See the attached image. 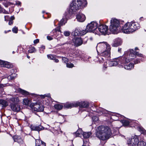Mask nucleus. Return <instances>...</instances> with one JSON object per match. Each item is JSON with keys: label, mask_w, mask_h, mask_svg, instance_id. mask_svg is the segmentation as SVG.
<instances>
[{"label": "nucleus", "mask_w": 146, "mask_h": 146, "mask_svg": "<svg viewBox=\"0 0 146 146\" xmlns=\"http://www.w3.org/2000/svg\"><path fill=\"white\" fill-rule=\"evenodd\" d=\"M110 45L106 42H101L97 44V50L100 53L98 57L100 62H103L110 56Z\"/></svg>", "instance_id": "1"}, {"label": "nucleus", "mask_w": 146, "mask_h": 146, "mask_svg": "<svg viewBox=\"0 0 146 146\" xmlns=\"http://www.w3.org/2000/svg\"><path fill=\"white\" fill-rule=\"evenodd\" d=\"M112 133L110 128L107 126H99L96 129V137L100 139L105 140L108 139Z\"/></svg>", "instance_id": "2"}, {"label": "nucleus", "mask_w": 146, "mask_h": 146, "mask_svg": "<svg viewBox=\"0 0 146 146\" xmlns=\"http://www.w3.org/2000/svg\"><path fill=\"white\" fill-rule=\"evenodd\" d=\"M87 3L86 0H73L68 10L69 14L72 15L79 9L81 6H85Z\"/></svg>", "instance_id": "3"}, {"label": "nucleus", "mask_w": 146, "mask_h": 146, "mask_svg": "<svg viewBox=\"0 0 146 146\" xmlns=\"http://www.w3.org/2000/svg\"><path fill=\"white\" fill-rule=\"evenodd\" d=\"M139 24L137 23H127L123 27V32L125 33L129 34L134 32L139 28Z\"/></svg>", "instance_id": "4"}, {"label": "nucleus", "mask_w": 146, "mask_h": 146, "mask_svg": "<svg viewBox=\"0 0 146 146\" xmlns=\"http://www.w3.org/2000/svg\"><path fill=\"white\" fill-rule=\"evenodd\" d=\"M110 23L111 25L109 28L110 31L112 33H117L119 27V21L116 19L112 18Z\"/></svg>", "instance_id": "5"}, {"label": "nucleus", "mask_w": 146, "mask_h": 146, "mask_svg": "<svg viewBox=\"0 0 146 146\" xmlns=\"http://www.w3.org/2000/svg\"><path fill=\"white\" fill-rule=\"evenodd\" d=\"M98 27V23L96 22L93 21L89 24L86 27L89 32H92L95 34H98L99 33L96 31Z\"/></svg>", "instance_id": "6"}, {"label": "nucleus", "mask_w": 146, "mask_h": 146, "mask_svg": "<svg viewBox=\"0 0 146 146\" xmlns=\"http://www.w3.org/2000/svg\"><path fill=\"white\" fill-rule=\"evenodd\" d=\"M88 32L86 28V29L81 30L80 29H76L74 32L72 33V35L74 36H83L86 34Z\"/></svg>", "instance_id": "7"}, {"label": "nucleus", "mask_w": 146, "mask_h": 146, "mask_svg": "<svg viewBox=\"0 0 146 146\" xmlns=\"http://www.w3.org/2000/svg\"><path fill=\"white\" fill-rule=\"evenodd\" d=\"M31 106L35 111H42L44 110V108L42 105L37 103H32Z\"/></svg>", "instance_id": "8"}, {"label": "nucleus", "mask_w": 146, "mask_h": 146, "mask_svg": "<svg viewBox=\"0 0 146 146\" xmlns=\"http://www.w3.org/2000/svg\"><path fill=\"white\" fill-rule=\"evenodd\" d=\"M139 140L137 136L132 137L131 138L129 139L127 141V144L131 146H135L137 144Z\"/></svg>", "instance_id": "9"}, {"label": "nucleus", "mask_w": 146, "mask_h": 146, "mask_svg": "<svg viewBox=\"0 0 146 146\" xmlns=\"http://www.w3.org/2000/svg\"><path fill=\"white\" fill-rule=\"evenodd\" d=\"M98 30L101 33L105 35L108 33V28L106 25H103L99 27Z\"/></svg>", "instance_id": "10"}, {"label": "nucleus", "mask_w": 146, "mask_h": 146, "mask_svg": "<svg viewBox=\"0 0 146 146\" xmlns=\"http://www.w3.org/2000/svg\"><path fill=\"white\" fill-rule=\"evenodd\" d=\"M129 54V56L134 57L136 56L140 57H143V55L142 54L139 53V52L134 51L132 49L129 50V51H128L127 54Z\"/></svg>", "instance_id": "11"}, {"label": "nucleus", "mask_w": 146, "mask_h": 146, "mask_svg": "<svg viewBox=\"0 0 146 146\" xmlns=\"http://www.w3.org/2000/svg\"><path fill=\"white\" fill-rule=\"evenodd\" d=\"M76 19L78 21L83 22L85 20L86 17L85 15L82 13H79L77 14Z\"/></svg>", "instance_id": "12"}, {"label": "nucleus", "mask_w": 146, "mask_h": 146, "mask_svg": "<svg viewBox=\"0 0 146 146\" xmlns=\"http://www.w3.org/2000/svg\"><path fill=\"white\" fill-rule=\"evenodd\" d=\"M11 108L13 111L18 112L20 110V107L17 104H11Z\"/></svg>", "instance_id": "13"}, {"label": "nucleus", "mask_w": 146, "mask_h": 146, "mask_svg": "<svg viewBox=\"0 0 146 146\" xmlns=\"http://www.w3.org/2000/svg\"><path fill=\"white\" fill-rule=\"evenodd\" d=\"M78 103L76 102L72 103H67L64 105V108H72L77 106Z\"/></svg>", "instance_id": "14"}, {"label": "nucleus", "mask_w": 146, "mask_h": 146, "mask_svg": "<svg viewBox=\"0 0 146 146\" xmlns=\"http://www.w3.org/2000/svg\"><path fill=\"white\" fill-rule=\"evenodd\" d=\"M73 42L76 46L81 45L83 43V41L81 38H76L73 40Z\"/></svg>", "instance_id": "15"}, {"label": "nucleus", "mask_w": 146, "mask_h": 146, "mask_svg": "<svg viewBox=\"0 0 146 146\" xmlns=\"http://www.w3.org/2000/svg\"><path fill=\"white\" fill-rule=\"evenodd\" d=\"M31 128L32 130L39 131L44 129V127L41 125L37 126L34 125H31Z\"/></svg>", "instance_id": "16"}, {"label": "nucleus", "mask_w": 146, "mask_h": 146, "mask_svg": "<svg viewBox=\"0 0 146 146\" xmlns=\"http://www.w3.org/2000/svg\"><path fill=\"white\" fill-rule=\"evenodd\" d=\"M122 43V41L120 38H116L115 40L114 43L112 44V46L113 47H117L121 45Z\"/></svg>", "instance_id": "17"}, {"label": "nucleus", "mask_w": 146, "mask_h": 146, "mask_svg": "<svg viewBox=\"0 0 146 146\" xmlns=\"http://www.w3.org/2000/svg\"><path fill=\"white\" fill-rule=\"evenodd\" d=\"M76 103H78L77 106H79L81 108H87L89 106L88 103L87 102H76Z\"/></svg>", "instance_id": "18"}, {"label": "nucleus", "mask_w": 146, "mask_h": 146, "mask_svg": "<svg viewBox=\"0 0 146 146\" xmlns=\"http://www.w3.org/2000/svg\"><path fill=\"white\" fill-rule=\"evenodd\" d=\"M0 66L2 67H5L7 68L11 67L12 66L9 65L7 62L0 60Z\"/></svg>", "instance_id": "19"}, {"label": "nucleus", "mask_w": 146, "mask_h": 146, "mask_svg": "<svg viewBox=\"0 0 146 146\" xmlns=\"http://www.w3.org/2000/svg\"><path fill=\"white\" fill-rule=\"evenodd\" d=\"M35 143L36 146H46L45 143L39 139H36Z\"/></svg>", "instance_id": "20"}, {"label": "nucleus", "mask_w": 146, "mask_h": 146, "mask_svg": "<svg viewBox=\"0 0 146 146\" xmlns=\"http://www.w3.org/2000/svg\"><path fill=\"white\" fill-rule=\"evenodd\" d=\"M23 105L26 106H28L31 104V100L28 98H25L23 100Z\"/></svg>", "instance_id": "21"}, {"label": "nucleus", "mask_w": 146, "mask_h": 146, "mask_svg": "<svg viewBox=\"0 0 146 146\" xmlns=\"http://www.w3.org/2000/svg\"><path fill=\"white\" fill-rule=\"evenodd\" d=\"M134 58H130L127 59V58L125 57L123 58V60L121 62V63L125 64L129 62L130 61L132 60Z\"/></svg>", "instance_id": "22"}, {"label": "nucleus", "mask_w": 146, "mask_h": 146, "mask_svg": "<svg viewBox=\"0 0 146 146\" xmlns=\"http://www.w3.org/2000/svg\"><path fill=\"white\" fill-rule=\"evenodd\" d=\"M82 130L81 129H79L75 133V134L76 135V137H80L82 135Z\"/></svg>", "instance_id": "23"}, {"label": "nucleus", "mask_w": 146, "mask_h": 146, "mask_svg": "<svg viewBox=\"0 0 146 146\" xmlns=\"http://www.w3.org/2000/svg\"><path fill=\"white\" fill-rule=\"evenodd\" d=\"M10 100L13 102H17L19 101L18 98L15 96L10 98Z\"/></svg>", "instance_id": "24"}, {"label": "nucleus", "mask_w": 146, "mask_h": 146, "mask_svg": "<svg viewBox=\"0 0 146 146\" xmlns=\"http://www.w3.org/2000/svg\"><path fill=\"white\" fill-rule=\"evenodd\" d=\"M91 133L90 132H85L83 133V135L85 138H88L91 135Z\"/></svg>", "instance_id": "25"}, {"label": "nucleus", "mask_w": 146, "mask_h": 146, "mask_svg": "<svg viewBox=\"0 0 146 146\" xmlns=\"http://www.w3.org/2000/svg\"><path fill=\"white\" fill-rule=\"evenodd\" d=\"M19 91L22 94L25 96L29 94V93L28 92L21 89H19Z\"/></svg>", "instance_id": "26"}, {"label": "nucleus", "mask_w": 146, "mask_h": 146, "mask_svg": "<svg viewBox=\"0 0 146 146\" xmlns=\"http://www.w3.org/2000/svg\"><path fill=\"white\" fill-rule=\"evenodd\" d=\"M1 104L2 105L3 107H6L8 106V103L5 100H1Z\"/></svg>", "instance_id": "27"}, {"label": "nucleus", "mask_w": 146, "mask_h": 146, "mask_svg": "<svg viewBox=\"0 0 146 146\" xmlns=\"http://www.w3.org/2000/svg\"><path fill=\"white\" fill-rule=\"evenodd\" d=\"M121 122L124 126H127L130 123V121H129L124 120H121Z\"/></svg>", "instance_id": "28"}, {"label": "nucleus", "mask_w": 146, "mask_h": 146, "mask_svg": "<svg viewBox=\"0 0 146 146\" xmlns=\"http://www.w3.org/2000/svg\"><path fill=\"white\" fill-rule=\"evenodd\" d=\"M133 68V64L132 63H130L128 66H125V68L127 70H131Z\"/></svg>", "instance_id": "29"}, {"label": "nucleus", "mask_w": 146, "mask_h": 146, "mask_svg": "<svg viewBox=\"0 0 146 146\" xmlns=\"http://www.w3.org/2000/svg\"><path fill=\"white\" fill-rule=\"evenodd\" d=\"M118 64L117 61H111L110 62L109 65L111 66H115Z\"/></svg>", "instance_id": "30"}, {"label": "nucleus", "mask_w": 146, "mask_h": 146, "mask_svg": "<svg viewBox=\"0 0 146 146\" xmlns=\"http://www.w3.org/2000/svg\"><path fill=\"white\" fill-rule=\"evenodd\" d=\"M55 108L58 110H60L63 108V106L59 104H56L54 106Z\"/></svg>", "instance_id": "31"}, {"label": "nucleus", "mask_w": 146, "mask_h": 146, "mask_svg": "<svg viewBox=\"0 0 146 146\" xmlns=\"http://www.w3.org/2000/svg\"><path fill=\"white\" fill-rule=\"evenodd\" d=\"M137 146H146V143L143 141H138L137 143Z\"/></svg>", "instance_id": "32"}, {"label": "nucleus", "mask_w": 146, "mask_h": 146, "mask_svg": "<svg viewBox=\"0 0 146 146\" xmlns=\"http://www.w3.org/2000/svg\"><path fill=\"white\" fill-rule=\"evenodd\" d=\"M16 74L15 73L12 74L11 75L8 76L7 78L9 80H12L13 79L14 77L16 76Z\"/></svg>", "instance_id": "33"}, {"label": "nucleus", "mask_w": 146, "mask_h": 146, "mask_svg": "<svg viewBox=\"0 0 146 146\" xmlns=\"http://www.w3.org/2000/svg\"><path fill=\"white\" fill-rule=\"evenodd\" d=\"M28 51L29 53H32L35 51V49L34 47L31 46L30 47Z\"/></svg>", "instance_id": "34"}, {"label": "nucleus", "mask_w": 146, "mask_h": 146, "mask_svg": "<svg viewBox=\"0 0 146 146\" xmlns=\"http://www.w3.org/2000/svg\"><path fill=\"white\" fill-rule=\"evenodd\" d=\"M21 138V137L18 135H15L13 137V139L15 142H17L18 140Z\"/></svg>", "instance_id": "35"}, {"label": "nucleus", "mask_w": 146, "mask_h": 146, "mask_svg": "<svg viewBox=\"0 0 146 146\" xmlns=\"http://www.w3.org/2000/svg\"><path fill=\"white\" fill-rule=\"evenodd\" d=\"M66 22V19H65L64 18H62V19H61L60 21V24L61 25H63L65 24V23Z\"/></svg>", "instance_id": "36"}, {"label": "nucleus", "mask_w": 146, "mask_h": 146, "mask_svg": "<svg viewBox=\"0 0 146 146\" xmlns=\"http://www.w3.org/2000/svg\"><path fill=\"white\" fill-rule=\"evenodd\" d=\"M71 34V32L68 31H65L64 33V35L66 36H69Z\"/></svg>", "instance_id": "37"}, {"label": "nucleus", "mask_w": 146, "mask_h": 146, "mask_svg": "<svg viewBox=\"0 0 146 146\" xmlns=\"http://www.w3.org/2000/svg\"><path fill=\"white\" fill-rule=\"evenodd\" d=\"M47 57L48 58L52 60H54L55 58L54 55L51 54L47 55Z\"/></svg>", "instance_id": "38"}, {"label": "nucleus", "mask_w": 146, "mask_h": 146, "mask_svg": "<svg viewBox=\"0 0 146 146\" xmlns=\"http://www.w3.org/2000/svg\"><path fill=\"white\" fill-rule=\"evenodd\" d=\"M66 66L68 68H72L74 67V64L71 63H67Z\"/></svg>", "instance_id": "39"}, {"label": "nucleus", "mask_w": 146, "mask_h": 146, "mask_svg": "<svg viewBox=\"0 0 146 146\" xmlns=\"http://www.w3.org/2000/svg\"><path fill=\"white\" fill-rule=\"evenodd\" d=\"M12 31L14 33H16L18 32V29L17 27H15L12 29Z\"/></svg>", "instance_id": "40"}, {"label": "nucleus", "mask_w": 146, "mask_h": 146, "mask_svg": "<svg viewBox=\"0 0 146 146\" xmlns=\"http://www.w3.org/2000/svg\"><path fill=\"white\" fill-rule=\"evenodd\" d=\"M140 131H141V133L144 134H146V131H145L144 129H143V128H140Z\"/></svg>", "instance_id": "41"}, {"label": "nucleus", "mask_w": 146, "mask_h": 146, "mask_svg": "<svg viewBox=\"0 0 146 146\" xmlns=\"http://www.w3.org/2000/svg\"><path fill=\"white\" fill-rule=\"evenodd\" d=\"M17 142L18 143L20 144H22L23 142V140L21 139V137L19 139V140H18V141H17Z\"/></svg>", "instance_id": "42"}, {"label": "nucleus", "mask_w": 146, "mask_h": 146, "mask_svg": "<svg viewBox=\"0 0 146 146\" xmlns=\"http://www.w3.org/2000/svg\"><path fill=\"white\" fill-rule=\"evenodd\" d=\"M41 97L42 98H44L45 97H47L48 98L50 97V94H48L47 95H42L41 96Z\"/></svg>", "instance_id": "43"}, {"label": "nucleus", "mask_w": 146, "mask_h": 146, "mask_svg": "<svg viewBox=\"0 0 146 146\" xmlns=\"http://www.w3.org/2000/svg\"><path fill=\"white\" fill-rule=\"evenodd\" d=\"M62 60L63 62L66 63L68 61V59L65 57H62Z\"/></svg>", "instance_id": "44"}, {"label": "nucleus", "mask_w": 146, "mask_h": 146, "mask_svg": "<svg viewBox=\"0 0 146 146\" xmlns=\"http://www.w3.org/2000/svg\"><path fill=\"white\" fill-rule=\"evenodd\" d=\"M92 119L94 120L95 121H96L98 120V117L95 116H93L92 117Z\"/></svg>", "instance_id": "45"}, {"label": "nucleus", "mask_w": 146, "mask_h": 146, "mask_svg": "<svg viewBox=\"0 0 146 146\" xmlns=\"http://www.w3.org/2000/svg\"><path fill=\"white\" fill-rule=\"evenodd\" d=\"M39 40L38 39H36L34 41V43L35 44H37L39 42Z\"/></svg>", "instance_id": "46"}, {"label": "nucleus", "mask_w": 146, "mask_h": 146, "mask_svg": "<svg viewBox=\"0 0 146 146\" xmlns=\"http://www.w3.org/2000/svg\"><path fill=\"white\" fill-rule=\"evenodd\" d=\"M9 18L8 16L6 15L5 16V21H8Z\"/></svg>", "instance_id": "47"}, {"label": "nucleus", "mask_w": 146, "mask_h": 146, "mask_svg": "<svg viewBox=\"0 0 146 146\" xmlns=\"http://www.w3.org/2000/svg\"><path fill=\"white\" fill-rule=\"evenodd\" d=\"M140 60H137L135 61L134 63L135 64H137L138 63L140 62Z\"/></svg>", "instance_id": "48"}, {"label": "nucleus", "mask_w": 146, "mask_h": 146, "mask_svg": "<svg viewBox=\"0 0 146 146\" xmlns=\"http://www.w3.org/2000/svg\"><path fill=\"white\" fill-rule=\"evenodd\" d=\"M60 27H58L57 28L55 29V31H58V32H61L60 31Z\"/></svg>", "instance_id": "49"}, {"label": "nucleus", "mask_w": 146, "mask_h": 146, "mask_svg": "<svg viewBox=\"0 0 146 146\" xmlns=\"http://www.w3.org/2000/svg\"><path fill=\"white\" fill-rule=\"evenodd\" d=\"M47 39L49 40H51L52 39V38L49 36H47Z\"/></svg>", "instance_id": "50"}, {"label": "nucleus", "mask_w": 146, "mask_h": 146, "mask_svg": "<svg viewBox=\"0 0 146 146\" xmlns=\"http://www.w3.org/2000/svg\"><path fill=\"white\" fill-rule=\"evenodd\" d=\"M13 23V21L12 20H9V24L10 25H12Z\"/></svg>", "instance_id": "51"}, {"label": "nucleus", "mask_w": 146, "mask_h": 146, "mask_svg": "<svg viewBox=\"0 0 146 146\" xmlns=\"http://www.w3.org/2000/svg\"><path fill=\"white\" fill-rule=\"evenodd\" d=\"M7 4L8 6L9 5H12L13 4L12 3H10V2H7Z\"/></svg>", "instance_id": "52"}, {"label": "nucleus", "mask_w": 146, "mask_h": 146, "mask_svg": "<svg viewBox=\"0 0 146 146\" xmlns=\"http://www.w3.org/2000/svg\"><path fill=\"white\" fill-rule=\"evenodd\" d=\"M14 19H15L14 17L13 16H12L10 18V20L13 21Z\"/></svg>", "instance_id": "53"}, {"label": "nucleus", "mask_w": 146, "mask_h": 146, "mask_svg": "<svg viewBox=\"0 0 146 146\" xmlns=\"http://www.w3.org/2000/svg\"><path fill=\"white\" fill-rule=\"evenodd\" d=\"M54 60V62L56 63L58 62H59L58 60L57 59H56L55 57V59Z\"/></svg>", "instance_id": "54"}, {"label": "nucleus", "mask_w": 146, "mask_h": 146, "mask_svg": "<svg viewBox=\"0 0 146 146\" xmlns=\"http://www.w3.org/2000/svg\"><path fill=\"white\" fill-rule=\"evenodd\" d=\"M4 5H5V6L6 7H8V5L7 4V3H4Z\"/></svg>", "instance_id": "55"}, {"label": "nucleus", "mask_w": 146, "mask_h": 146, "mask_svg": "<svg viewBox=\"0 0 146 146\" xmlns=\"http://www.w3.org/2000/svg\"><path fill=\"white\" fill-rule=\"evenodd\" d=\"M121 48H119L118 49V52H121Z\"/></svg>", "instance_id": "56"}, {"label": "nucleus", "mask_w": 146, "mask_h": 146, "mask_svg": "<svg viewBox=\"0 0 146 146\" xmlns=\"http://www.w3.org/2000/svg\"><path fill=\"white\" fill-rule=\"evenodd\" d=\"M16 4L18 5H20L21 4V3L19 2L18 3H17Z\"/></svg>", "instance_id": "57"}, {"label": "nucleus", "mask_w": 146, "mask_h": 146, "mask_svg": "<svg viewBox=\"0 0 146 146\" xmlns=\"http://www.w3.org/2000/svg\"><path fill=\"white\" fill-rule=\"evenodd\" d=\"M42 48L44 49L45 48V46H42Z\"/></svg>", "instance_id": "58"}, {"label": "nucleus", "mask_w": 146, "mask_h": 146, "mask_svg": "<svg viewBox=\"0 0 146 146\" xmlns=\"http://www.w3.org/2000/svg\"><path fill=\"white\" fill-rule=\"evenodd\" d=\"M138 49V48H135V50H137Z\"/></svg>", "instance_id": "59"}, {"label": "nucleus", "mask_w": 146, "mask_h": 146, "mask_svg": "<svg viewBox=\"0 0 146 146\" xmlns=\"http://www.w3.org/2000/svg\"><path fill=\"white\" fill-rule=\"evenodd\" d=\"M27 57L29 58L30 57L28 55H27Z\"/></svg>", "instance_id": "60"}, {"label": "nucleus", "mask_w": 146, "mask_h": 146, "mask_svg": "<svg viewBox=\"0 0 146 146\" xmlns=\"http://www.w3.org/2000/svg\"><path fill=\"white\" fill-rule=\"evenodd\" d=\"M5 33H7V32L6 31H5Z\"/></svg>", "instance_id": "61"}, {"label": "nucleus", "mask_w": 146, "mask_h": 146, "mask_svg": "<svg viewBox=\"0 0 146 146\" xmlns=\"http://www.w3.org/2000/svg\"><path fill=\"white\" fill-rule=\"evenodd\" d=\"M1 100H0V104H1Z\"/></svg>", "instance_id": "62"}, {"label": "nucleus", "mask_w": 146, "mask_h": 146, "mask_svg": "<svg viewBox=\"0 0 146 146\" xmlns=\"http://www.w3.org/2000/svg\"><path fill=\"white\" fill-rule=\"evenodd\" d=\"M8 31H11V30H9L8 31Z\"/></svg>", "instance_id": "63"}, {"label": "nucleus", "mask_w": 146, "mask_h": 146, "mask_svg": "<svg viewBox=\"0 0 146 146\" xmlns=\"http://www.w3.org/2000/svg\"><path fill=\"white\" fill-rule=\"evenodd\" d=\"M1 87V84H0V87Z\"/></svg>", "instance_id": "64"}]
</instances>
